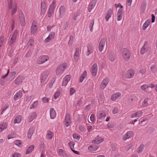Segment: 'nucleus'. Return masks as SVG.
Returning a JSON list of instances; mask_svg holds the SVG:
<instances>
[{
    "label": "nucleus",
    "mask_w": 157,
    "mask_h": 157,
    "mask_svg": "<svg viewBox=\"0 0 157 157\" xmlns=\"http://www.w3.org/2000/svg\"><path fill=\"white\" fill-rule=\"evenodd\" d=\"M60 94V93L59 91H57L54 94V98L55 99H56L58 98L59 97Z\"/></svg>",
    "instance_id": "4d7b16f0"
},
{
    "label": "nucleus",
    "mask_w": 157,
    "mask_h": 157,
    "mask_svg": "<svg viewBox=\"0 0 157 157\" xmlns=\"http://www.w3.org/2000/svg\"><path fill=\"white\" fill-rule=\"evenodd\" d=\"M87 50L86 52V55L88 56L92 52L93 50V48L92 44L90 43L87 46Z\"/></svg>",
    "instance_id": "393cba45"
},
{
    "label": "nucleus",
    "mask_w": 157,
    "mask_h": 157,
    "mask_svg": "<svg viewBox=\"0 0 157 157\" xmlns=\"http://www.w3.org/2000/svg\"><path fill=\"white\" fill-rule=\"evenodd\" d=\"M73 138L77 140H78L80 138V135L78 133H74L72 135Z\"/></svg>",
    "instance_id": "8fccbe9b"
},
{
    "label": "nucleus",
    "mask_w": 157,
    "mask_h": 157,
    "mask_svg": "<svg viewBox=\"0 0 157 157\" xmlns=\"http://www.w3.org/2000/svg\"><path fill=\"white\" fill-rule=\"evenodd\" d=\"M133 135V133L132 131H128L124 135L123 139L124 140H125L131 138Z\"/></svg>",
    "instance_id": "412c9836"
},
{
    "label": "nucleus",
    "mask_w": 157,
    "mask_h": 157,
    "mask_svg": "<svg viewBox=\"0 0 157 157\" xmlns=\"http://www.w3.org/2000/svg\"><path fill=\"white\" fill-rule=\"evenodd\" d=\"M34 43V40L32 39H30L29 42L28 43L27 45L29 46H32L33 45Z\"/></svg>",
    "instance_id": "052dcab7"
},
{
    "label": "nucleus",
    "mask_w": 157,
    "mask_h": 157,
    "mask_svg": "<svg viewBox=\"0 0 157 157\" xmlns=\"http://www.w3.org/2000/svg\"><path fill=\"white\" fill-rule=\"evenodd\" d=\"M18 31L17 30H15L11 36L10 40L9 42V44L11 45L16 41L18 36Z\"/></svg>",
    "instance_id": "6e6552de"
},
{
    "label": "nucleus",
    "mask_w": 157,
    "mask_h": 157,
    "mask_svg": "<svg viewBox=\"0 0 157 157\" xmlns=\"http://www.w3.org/2000/svg\"><path fill=\"white\" fill-rule=\"evenodd\" d=\"M124 11H117V21H120L122 20Z\"/></svg>",
    "instance_id": "72a5a7b5"
},
{
    "label": "nucleus",
    "mask_w": 157,
    "mask_h": 157,
    "mask_svg": "<svg viewBox=\"0 0 157 157\" xmlns=\"http://www.w3.org/2000/svg\"><path fill=\"white\" fill-rule=\"evenodd\" d=\"M106 40L105 38H103L100 40L99 45V50L100 52H102L103 50L105 45Z\"/></svg>",
    "instance_id": "ddd939ff"
},
{
    "label": "nucleus",
    "mask_w": 157,
    "mask_h": 157,
    "mask_svg": "<svg viewBox=\"0 0 157 157\" xmlns=\"http://www.w3.org/2000/svg\"><path fill=\"white\" fill-rule=\"evenodd\" d=\"M81 52L78 48L75 49L74 56V59L75 62L77 61L79 59Z\"/></svg>",
    "instance_id": "a211bd4d"
},
{
    "label": "nucleus",
    "mask_w": 157,
    "mask_h": 157,
    "mask_svg": "<svg viewBox=\"0 0 157 157\" xmlns=\"http://www.w3.org/2000/svg\"><path fill=\"white\" fill-rule=\"evenodd\" d=\"M104 140V139L102 137L98 135L92 141V142L94 144H98L102 143Z\"/></svg>",
    "instance_id": "2eb2a0df"
},
{
    "label": "nucleus",
    "mask_w": 157,
    "mask_h": 157,
    "mask_svg": "<svg viewBox=\"0 0 157 157\" xmlns=\"http://www.w3.org/2000/svg\"><path fill=\"white\" fill-rule=\"evenodd\" d=\"M68 144L71 150H72V149L74 148V146L75 145V144L74 142L71 141L68 143Z\"/></svg>",
    "instance_id": "6e6d98bb"
},
{
    "label": "nucleus",
    "mask_w": 157,
    "mask_h": 157,
    "mask_svg": "<svg viewBox=\"0 0 157 157\" xmlns=\"http://www.w3.org/2000/svg\"><path fill=\"white\" fill-rule=\"evenodd\" d=\"M11 26L9 29V31L11 32L13 30L14 27V21L13 19H12L10 22Z\"/></svg>",
    "instance_id": "c03bdc74"
},
{
    "label": "nucleus",
    "mask_w": 157,
    "mask_h": 157,
    "mask_svg": "<svg viewBox=\"0 0 157 157\" xmlns=\"http://www.w3.org/2000/svg\"><path fill=\"white\" fill-rule=\"evenodd\" d=\"M121 93L119 92L114 93L111 95V99L113 101H115L121 96Z\"/></svg>",
    "instance_id": "cd10ccee"
},
{
    "label": "nucleus",
    "mask_w": 157,
    "mask_h": 157,
    "mask_svg": "<svg viewBox=\"0 0 157 157\" xmlns=\"http://www.w3.org/2000/svg\"><path fill=\"white\" fill-rule=\"evenodd\" d=\"M59 10V17L60 18H61L65 15L66 13L65 7L63 6H62L60 7Z\"/></svg>",
    "instance_id": "5701e85b"
},
{
    "label": "nucleus",
    "mask_w": 157,
    "mask_h": 157,
    "mask_svg": "<svg viewBox=\"0 0 157 157\" xmlns=\"http://www.w3.org/2000/svg\"><path fill=\"white\" fill-rule=\"evenodd\" d=\"M67 67V63H64L60 64L56 69V75H59L63 73Z\"/></svg>",
    "instance_id": "7ed1b4c3"
},
{
    "label": "nucleus",
    "mask_w": 157,
    "mask_h": 157,
    "mask_svg": "<svg viewBox=\"0 0 157 157\" xmlns=\"http://www.w3.org/2000/svg\"><path fill=\"white\" fill-rule=\"evenodd\" d=\"M56 2L54 1L51 4L47 12L48 17L50 18L54 13V12L56 7Z\"/></svg>",
    "instance_id": "20e7f679"
},
{
    "label": "nucleus",
    "mask_w": 157,
    "mask_h": 157,
    "mask_svg": "<svg viewBox=\"0 0 157 157\" xmlns=\"http://www.w3.org/2000/svg\"><path fill=\"white\" fill-rule=\"evenodd\" d=\"M49 74V72L48 71H44L41 74L40 78L41 83H44L47 81V78Z\"/></svg>",
    "instance_id": "1a4fd4ad"
},
{
    "label": "nucleus",
    "mask_w": 157,
    "mask_h": 157,
    "mask_svg": "<svg viewBox=\"0 0 157 157\" xmlns=\"http://www.w3.org/2000/svg\"><path fill=\"white\" fill-rule=\"evenodd\" d=\"M106 116L105 112L102 111H99L97 113L96 117L98 120H102L105 119Z\"/></svg>",
    "instance_id": "f8f14e48"
},
{
    "label": "nucleus",
    "mask_w": 157,
    "mask_h": 157,
    "mask_svg": "<svg viewBox=\"0 0 157 157\" xmlns=\"http://www.w3.org/2000/svg\"><path fill=\"white\" fill-rule=\"evenodd\" d=\"M7 124L4 122L0 124V132H2L3 131L6 129L7 127Z\"/></svg>",
    "instance_id": "473e14b6"
},
{
    "label": "nucleus",
    "mask_w": 157,
    "mask_h": 157,
    "mask_svg": "<svg viewBox=\"0 0 157 157\" xmlns=\"http://www.w3.org/2000/svg\"><path fill=\"white\" fill-rule=\"evenodd\" d=\"M22 93L21 90L17 91L13 96V99L15 101H16L21 98L22 96Z\"/></svg>",
    "instance_id": "aec40b11"
},
{
    "label": "nucleus",
    "mask_w": 157,
    "mask_h": 157,
    "mask_svg": "<svg viewBox=\"0 0 157 157\" xmlns=\"http://www.w3.org/2000/svg\"><path fill=\"white\" fill-rule=\"evenodd\" d=\"M15 136L16 134L13 132H11L8 135V139H10L15 137Z\"/></svg>",
    "instance_id": "3c124183"
},
{
    "label": "nucleus",
    "mask_w": 157,
    "mask_h": 157,
    "mask_svg": "<svg viewBox=\"0 0 157 157\" xmlns=\"http://www.w3.org/2000/svg\"><path fill=\"white\" fill-rule=\"evenodd\" d=\"M109 82V79L108 78H104L101 82L100 86V88L101 90H103L104 89Z\"/></svg>",
    "instance_id": "4468645a"
},
{
    "label": "nucleus",
    "mask_w": 157,
    "mask_h": 157,
    "mask_svg": "<svg viewBox=\"0 0 157 157\" xmlns=\"http://www.w3.org/2000/svg\"><path fill=\"white\" fill-rule=\"evenodd\" d=\"M71 78V76L70 75H67L63 79L64 81H66L69 82L70 79Z\"/></svg>",
    "instance_id": "13d9d810"
},
{
    "label": "nucleus",
    "mask_w": 157,
    "mask_h": 157,
    "mask_svg": "<svg viewBox=\"0 0 157 157\" xmlns=\"http://www.w3.org/2000/svg\"><path fill=\"white\" fill-rule=\"evenodd\" d=\"M34 146L33 145H32L30 146L27 149L26 152V154L27 155L31 153L34 149Z\"/></svg>",
    "instance_id": "a19ab883"
},
{
    "label": "nucleus",
    "mask_w": 157,
    "mask_h": 157,
    "mask_svg": "<svg viewBox=\"0 0 157 157\" xmlns=\"http://www.w3.org/2000/svg\"><path fill=\"white\" fill-rule=\"evenodd\" d=\"M22 117L21 115H18L14 119L13 123L14 124H19L21 121Z\"/></svg>",
    "instance_id": "e433bc0d"
},
{
    "label": "nucleus",
    "mask_w": 157,
    "mask_h": 157,
    "mask_svg": "<svg viewBox=\"0 0 157 157\" xmlns=\"http://www.w3.org/2000/svg\"><path fill=\"white\" fill-rule=\"evenodd\" d=\"M87 77V72L85 70L81 75L79 78V82H82Z\"/></svg>",
    "instance_id": "c9c22d12"
},
{
    "label": "nucleus",
    "mask_w": 157,
    "mask_h": 157,
    "mask_svg": "<svg viewBox=\"0 0 157 157\" xmlns=\"http://www.w3.org/2000/svg\"><path fill=\"white\" fill-rule=\"evenodd\" d=\"M79 130L82 132H84L85 131V128L82 125H80L79 127Z\"/></svg>",
    "instance_id": "69168bd1"
},
{
    "label": "nucleus",
    "mask_w": 157,
    "mask_h": 157,
    "mask_svg": "<svg viewBox=\"0 0 157 157\" xmlns=\"http://www.w3.org/2000/svg\"><path fill=\"white\" fill-rule=\"evenodd\" d=\"M4 36H1L0 37V47H1L3 43V41L4 40Z\"/></svg>",
    "instance_id": "680f3d73"
},
{
    "label": "nucleus",
    "mask_w": 157,
    "mask_h": 157,
    "mask_svg": "<svg viewBox=\"0 0 157 157\" xmlns=\"http://www.w3.org/2000/svg\"><path fill=\"white\" fill-rule=\"evenodd\" d=\"M90 121L92 122H94L95 120L94 115L93 114H91L90 116Z\"/></svg>",
    "instance_id": "338daca9"
},
{
    "label": "nucleus",
    "mask_w": 157,
    "mask_h": 157,
    "mask_svg": "<svg viewBox=\"0 0 157 157\" xmlns=\"http://www.w3.org/2000/svg\"><path fill=\"white\" fill-rule=\"evenodd\" d=\"M14 144L18 147H21V141L20 140H16L14 142Z\"/></svg>",
    "instance_id": "5fc2aeb1"
},
{
    "label": "nucleus",
    "mask_w": 157,
    "mask_h": 157,
    "mask_svg": "<svg viewBox=\"0 0 157 157\" xmlns=\"http://www.w3.org/2000/svg\"><path fill=\"white\" fill-rule=\"evenodd\" d=\"M150 48L147 42H145L143 47L141 48L140 51L141 54L143 55L145 53L150 52Z\"/></svg>",
    "instance_id": "39448f33"
},
{
    "label": "nucleus",
    "mask_w": 157,
    "mask_h": 157,
    "mask_svg": "<svg viewBox=\"0 0 157 157\" xmlns=\"http://www.w3.org/2000/svg\"><path fill=\"white\" fill-rule=\"evenodd\" d=\"M118 109L116 107H115L112 110V113L113 114H116L118 113Z\"/></svg>",
    "instance_id": "e2e57ef3"
},
{
    "label": "nucleus",
    "mask_w": 157,
    "mask_h": 157,
    "mask_svg": "<svg viewBox=\"0 0 157 157\" xmlns=\"http://www.w3.org/2000/svg\"><path fill=\"white\" fill-rule=\"evenodd\" d=\"M18 16L21 25L22 26H24L25 24V20L24 15L22 11L19 12Z\"/></svg>",
    "instance_id": "9b49d317"
},
{
    "label": "nucleus",
    "mask_w": 157,
    "mask_h": 157,
    "mask_svg": "<svg viewBox=\"0 0 157 157\" xmlns=\"http://www.w3.org/2000/svg\"><path fill=\"white\" fill-rule=\"evenodd\" d=\"M50 114L51 119H54L56 116V111L53 108H51L50 109Z\"/></svg>",
    "instance_id": "7c9ffc66"
},
{
    "label": "nucleus",
    "mask_w": 157,
    "mask_h": 157,
    "mask_svg": "<svg viewBox=\"0 0 157 157\" xmlns=\"http://www.w3.org/2000/svg\"><path fill=\"white\" fill-rule=\"evenodd\" d=\"M97 3V1L96 0H93L90 2L88 8V11L90 12L91 10L94 8Z\"/></svg>",
    "instance_id": "a878e982"
},
{
    "label": "nucleus",
    "mask_w": 157,
    "mask_h": 157,
    "mask_svg": "<svg viewBox=\"0 0 157 157\" xmlns=\"http://www.w3.org/2000/svg\"><path fill=\"white\" fill-rule=\"evenodd\" d=\"M143 113V112L142 111H139L132 113L131 115V117L132 118L140 117L141 116Z\"/></svg>",
    "instance_id": "b1692460"
},
{
    "label": "nucleus",
    "mask_w": 157,
    "mask_h": 157,
    "mask_svg": "<svg viewBox=\"0 0 157 157\" xmlns=\"http://www.w3.org/2000/svg\"><path fill=\"white\" fill-rule=\"evenodd\" d=\"M21 154L18 152H15L12 155V157H20Z\"/></svg>",
    "instance_id": "bf43d9fd"
},
{
    "label": "nucleus",
    "mask_w": 157,
    "mask_h": 157,
    "mask_svg": "<svg viewBox=\"0 0 157 157\" xmlns=\"http://www.w3.org/2000/svg\"><path fill=\"white\" fill-rule=\"evenodd\" d=\"M49 57L48 56H41L38 58L37 63L39 64H43L49 60Z\"/></svg>",
    "instance_id": "0eeeda50"
},
{
    "label": "nucleus",
    "mask_w": 157,
    "mask_h": 157,
    "mask_svg": "<svg viewBox=\"0 0 157 157\" xmlns=\"http://www.w3.org/2000/svg\"><path fill=\"white\" fill-rule=\"evenodd\" d=\"M65 125L66 127H68L71 124L70 114L68 113H67L65 118Z\"/></svg>",
    "instance_id": "dca6fc26"
},
{
    "label": "nucleus",
    "mask_w": 157,
    "mask_h": 157,
    "mask_svg": "<svg viewBox=\"0 0 157 157\" xmlns=\"http://www.w3.org/2000/svg\"><path fill=\"white\" fill-rule=\"evenodd\" d=\"M150 23V20L149 19H147L144 24L142 26V29L143 30H145L146 28L149 26Z\"/></svg>",
    "instance_id": "4c0bfd02"
},
{
    "label": "nucleus",
    "mask_w": 157,
    "mask_h": 157,
    "mask_svg": "<svg viewBox=\"0 0 157 157\" xmlns=\"http://www.w3.org/2000/svg\"><path fill=\"white\" fill-rule=\"evenodd\" d=\"M94 20H91L90 23V25H89V29L90 30V31L91 32H92L93 31V26L94 25Z\"/></svg>",
    "instance_id": "603ef678"
},
{
    "label": "nucleus",
    "mask_w": 157,
    "mask_h": 157,
    "mask_svg": "<svg viewBox=\"0 0 157 157\" xmlns=\"http://www.w3.org/2000/svg\"><path fill=\"white\" fill-rule=\"evenodd\" d=\"M38 26L37 22L35 21H33L31 27L30 32L33 34L36 33L38 30Z\"/></svg>",
    "instance_id": "423d86ee"
},
{
    "label": "nucleus",
    "mask_w": 157,
    "mask_h": 157,
    "mask_svg": "<svg viewBox=\"0 0 157 157\" xmlns=\"http://www.w3.org/2000/svg\"><path fill=\"white\" fill-rule=\"evenodd\" d=\"M53 136V133L50 130H48L47 131L46 135V137L47 139L49 140H50L52 139Z\"/></svg>",
    "instance_id": "c85d7f7f"
},
{
    "label": "nucleus",
    "mask_w": 157,
    "mask_h": 157,
    "mask_svg": "<svg viewBox=\"0 0 157 157\" xmlns=\"http://www.w3.org/2000/svg\"><path fill=\"white\" fill-rule=\"evenodd\" d=\"M55 35V33L54 32H51L49 33L48 36L44 40V42L45 43H48L50 42L51 40L54 38Z\"/></svg>",
    "instance_id": "4be33fe9"
},
{
    "label": "nucleus",
    "mask_w": 157,
    "mask_h": 157,
    "mask_svg": "<svg viewBox=\"0 0 157 157\" xmlns=\"http://www.w3.org/2000/svg\"><path fill=\"white\" fill-rule=\"evenodd\" d=\"M144 146L143 144H140L136 150V152L138 153H141L143 151Z\"/></svg>",
    "instance_id": "37998d69"
},
{
    "label": "nucleus",
    "mask_w": 157,
    "mask_h": 157,
    "mask_svg": "<svg viewBox=\"0 0 157 157\" xmlns=\"http://www.w3.org/2000/svg\"><path fill=\"white\" fill-rule=\"evenodd\" d=\"M140 88L143 91L145 92H148L149 90L147 84H144L143 85L140 86Z\"/></svg>",
    "instance_id": "58836bf2"
},
{
    "label": "nucleus",
    "mask_w": 157,
    "mask_h": 157,
    "mask_svg": "<svg viewBox=\"0 0 157 157\" xmlns=\"http://www.w3.org/2000/svg\"><path fill=\"white\" fill-rule=\"evenodd\" d=\"M115 6H116L117 8H119L117 11H123V6L121 5V4L119 3L117 4H115Z\"/></svg>",
    "instance_id": "de8ad7c7"
},
{
    "label": "nucleus",
    "mask_w": 157,
    "mask_h": 157,
    "mask_svg": "<svg viewBox=\"0 0 157 157\" xmlns=\"http://www.w3.org/2000/svg\"><path fill=\"white\" fill-rule=\"evenodd\" d=\"M135 73L134 71L132 69H130L127 70L125 73L124 77L127 78H132Z\"/></svg>",
    "instance_id": "9d476101"
},
{
    "label": "nucleus",
    "mask_w": 157,
    "mask_h": 157,
    "mask_svg": "<svg viewBox=\"0 0 157 157\" xmlns=\"http://www.w3.org/2000/svg\"><path fill=\"white\" fill-rule=\"evenodd\" d=\"M113 13V10L112 9H109L105 14V20L107 21L111 17Z\"/></svg>",
    "instance_id": "f704fd0d"
},
{
    "label": "nucleus",
    "mask_w": 157,
    "mask_h": 157,
    "mask_svg": "<svg viewBox=\"0 0 157 157\" xmlns=\"http://www.w3.org/2000/svg\"><path fill=\"white\" fill-rule=\"evenodd\" d=\"M150 99L148 98H146L142 103V106L143 107H147L149 105H150Z\"/></svg>",
    "instance_id": "2f4dec72"
},
{
    "label": "nucleus",
    "mask_w": 157,
    "mask_h": 157,
    "mask_svg": "<svg viewBox=\"0 0 157 157\" xmlns=\"http://www.w3.org/2000/svg\"><path fill=\"white\" fill-rule=\"evenodd\" d=\"M42 101L44 103H48L49 101V99L48 98L46 97H44L42 99Z\"/></svg>",
    "instance_id": "0e129e2a"
},
{
    "label": "nucleus",
    "mask_w": 157,
    "mask_h": 157,
    "mask_svg": "<svg viewBox=\"0 0 157 157\" xmlns=\"http://www.w3.org/2000/svg\"><path fill=\"white\" fill-rule=\"evenodd\" d=\"M36 112H34L31 113L28 117V119L29 123L33 121L36 117Z\"/></svg>",
    "instance_id": "c756f323"
},
{
    "label": "nucleus",
    "mask_w": 157,
    "mask_h": 157,
    "mask_svg": "<svg viewBox=\"0 0 157 157\" xmlns=\"http://www.w3.org/2000/svg\"><path fill=\"white\" fill-rule=\"evenodd\" d=\"M58 153L59 155L61 157H64L66 155L65 151L62 149H60L58 150Z\"/></svg>",
    "instance_id": "ea45409f"
},
{
    "label": "nucleus",
    "mask_w": 157,
    "mask_h": 157,
    "mask_svg": "<svg viewBox=\"0 0 157 157\" xmlns=\"http://www.w3.org/2000/svg\"><path fill=\"white\" fill-rule=\"evenodd\" d=\"M150 70L153 73H155L157 71V67L155 65H153L150 67Z\"/></svg>",
    "instance_id": "49530a36"
},
{
    "label": "nucleus",
    "mask_w": 157,
    "mask_h": 157,
    "mask_svg": "<svg viewBox=\"0 0 157 157\" xmlns=\"http://www.w3.org/2000/svg\"><path fill=\"white\" fill-rule=\"evenodd\" d=\"M98 65L96 63H94L92 65L91 68V73L94 76H95L98 72Z\"/></svg>",
    "instance_id": "f3484780"
},
{
    "label": "nucleus",
    "mask_w": 157,
    "mask_h": 157,
    "mask_svg": "<svg viewBox=\"0 0 157 157\" xmlns=\"http://www.w3.org/2000/svg\"><path fill=\"white\" fill-rule=\"evenodd\" d=\"M47 7L45 2L43 1L41 3V15L44 16L46 11Z\"/></svg>",
    "instance_id": "6ab92c4d"
},
{
    "label": "nucleus",
    "mask_w": 157,
    "mask_h": 157,
    "mask_svg": "<svg viewBox=\"0 0 157 157\" xmlns=\"http://www.w3.org/2000/svg\"><path fill=\"white\" fill-rule=\"evenodd\" d=\"M34 131L35 128L34 127H32L29 128L27 133V137L29 139H30L31 138Z\"/></svg>",
    "instance_id": "bb28decb"
},
{
    "label": "nucleus",
    "mask_w": 157,
    "mask_h": 157,
    "mask_svg": "<svg viewBox=\"0 0 157 157\" xmlns=\"http://www.w3.org/2000/svg\"><path fill=\"white\" fill-rule=\"evenodd\" d=\"M122 56L125 61H128L131 56V53L128 49L127 48L123 49L121 51Z\"/></svg>",
    "instance_id": "f03ea898"
},
{
    "label": "nucleus",
    "mask_w": 157,
    "mask_h": 157,
    "mask_svg": "<svg viewBox=\"0 0 157 157\" xmlns=\"http://www.w3.org/2000/svg\"><path fill=\"white\" fill-rule=\"evenodd\" d=\"M8 6L9 10L11 11L12 15H14L17 10V4L15 2L12 0H8Z\"/></svg>",
    "instance_id": "f257e3e1"
},
{
    "label": "nucleus",
    "mask_w": 157,
    "mask_h": 157,
    "mask_svg": "<svg viewBox=\"0 0 157 157\" xmlns=\"http://www.w3.org/2000/svg\"><path fill=\"white\" fill-rule=\"evenodd\" d=\"M98 148L99 147L98 146L93 147L92 146L90 145L88 147V149L90 151H95L97 150Z\"/></svg>",
    "instance_id": "a18cd8bd"
},
{
    "label": "nucleus",
    "mask_w": 157,
    "mask_h": 157,
    "mask_svg": "<svg viewBox=\"0 0 157 157\" xmlns=\"http://www.w3.org/2000/svg\"><path fill=\"white\" fill-rule=\"evenodd\" d=\"M22 78L21 77H18L15 81V84L16 85H19L22 82Z\"/></svg>",
    "instance_id": "79ce46f5"
},
{
    "label": "nucleus",
    "mask_w": 157,
    "mask_h": 157,
    "mask_svg": "<svg viewBox=\"0 0 157 157\" xmlns=\"http://www.w3.org/2000/svg\"><path fill=\"white\" fill-rule=\"evenodd\" d=\"M38 104V101H36L33 102L30 106V109H34L36 107Z\"/></svg>",
    "instance_id": "09e8293b"
},
{
    "label": "nucleus",
    "mask_w": 157,
    "mask_h": 157,
    "mask_svg": "<svg viewBox=\"0 0 157 157\" xmlns=\"http://www.w3.org/2000/svg\"><path fill=\"white\" fill-rule=\"evenodd\" d=\"M78 14L77 13H74L73 16V18L74 20H76L77 19V17L78 16Z\"/></svg>",
    "instance_id": "774afa93"
},
{
    "label": "nucleus",
    "mask_w": 157,
    "mask_h": 157,
    "mask_svg": "<svg viewBox=\"0 0 157 157\" xmlns=\"http://www.w3.org/2000/svg\"><path fill=\"white\" fill-rule=\"evenodd\" d=\"M104 98V95L102 94H100L98 96V99L99 102H103V101Z\"/></svg>",
    "instance_id": "864d4df0"
}]
</instances>
